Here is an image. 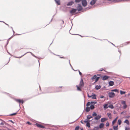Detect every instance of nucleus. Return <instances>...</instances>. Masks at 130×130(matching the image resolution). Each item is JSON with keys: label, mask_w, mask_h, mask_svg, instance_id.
Segmentation results:
<instances>
[{"label": "nucleus", "mask_w": 130, "mask_h": 130, "mask_svg": "<svg viewBox=\"0 0 130 130\" xmlns=\"http://www.w3.org/2000/svg\"><path fill=\"white\" fill-rule=\"evenodd\" d=\"M96 0H92L90 3V4L91 5H94L95 3Z\"/></svg>", "instance_id": "9d476101"}, {"label": "nucleus", "mask_w": 130, "mask_h": 130, "mask_svg": "<svg viewBox=\"0 0 130 130\" xmlns=\"http://www.w3.org/2000/svg\"><path fill=\"white\" fill-rule=\"evenodd\" d=\"M15 101L19 103L20 104L21 103L23 104V100L20 99H16Z\"/></svg>", "instance_id": "0eeeda50"}, {"label": "nucleus", "mask_w": 130, "mask_h": 130, "mask_svg": "<svg viewBox=\"0 0 130 130\" xmlns=\"http://www.w3.org/2000/svg\"><path fill=\"white\" fill-rule=\"evenodd\" d=\"M118 117H117L115 118V119L112 122V123L113 125L117 121V119H118Z\"/></svg>", "instance_id": "412c9836"}, {"label": "nucleus", "mask_w": 130, "mask_h": 130, "mask_svg": "<svg viewBox=\"0 0 130 130\" xmlns=\"http://www.w3.org/2000/svg\"><path fill=\"white\" fill-rule=\"evenodd\" d=\"M81 122L82 123H83V122H82V121H81Z\"/></svg>", "instance_id": "6e6d98bb"}, {"label": "nucleus", "mask_w": 130, "mask_h": 130, "mask_svg": "<svg viewBox=\"0 0 130 130\" xmlns=\"http://www.w3.org/2000/svg\"><path fill=\"white\" fill-rule=\"evenodd\" d=\"M77 10L78 11H80L82 9V7L81 5L80 4H78L77 7Z\"/></svg>", "instance_id": "20e7f679"}, {"label": "nucleus", "mask_w": 130, "mask_h": 130, "mask_svg": "<svg viewBox=\"0 0 130 130\" xmlns=\"http://www.w3.org/2000/svg\"><path fill=\"white\" fill-rule=\"evenodd\" d=\"M1 125H3V124L2 122V123H1Z\"/></svg>", "instance_id": "5fc2aeb1"}, {"label": "nucleus", "mask_w": 130, "mask_h": 130, "mask_svg": "<svg viewBox=\"0 0 130 130\" xmlns=\"http://www.w3.org/2000/svg\"><path fill=\"white\" fill-rule=\"evenodd\" d=\"M101 115H98L96 117H95L94 118V119L95 120H98L101 117Z\"/></svg>", "instance_id": "ddd939ff"}, {"label": "nucleus", "mask_w": 130, "mask_h": 130, "mask_svg": "<svg viewBox=\"0 0 130 130\" xmlns=\"http://www.w3.org/2000/svg\"><path fill=\"white\" fill-rule=\"evenodd\" d=\"M108 95L109 97L112 98L115 96V94L114 92H110L108 93Z\"/></svg>", "instance_id": "f257e3e1"}, {"label": "nucleus", "mask_w": 130, "mask_h": 130, "mask_svg": "<svg viewBox=\"0 0 130 130\" xmlns=\"http://www.w3.org/2000/svg\"><path fill=\"white\" fill-rule=\"evenodd\" d=\"M77 9H73L72 10L70 11L71 13H75Z\"/></svg>", "instance_id": "aec40b11"}, {"label": "nucleus", "mask_w": 130, "mask_h": 130, "mask_svg": "<svg viewBox=\"0 0 130 130\" xmlns=\"http://www.w3.org/2000/svg\"><path fill=\"white\" fill-rule=\"evenodd\" d=\"M17 114V113H12V114H11L10 115L11 116L15 115Z\"/></svg>", "instance_id": "37998d69"}, {"label": "nucleus", "mask_w": 130, "mask_h": 130, "mask_svg": "<svg viewBox=\"0 0 130 130\" xmlns=\"http://www.w3.org/2000/svg\"><path fill=\"white\" fill-rule=\"evenodd\" d=\"M109 86H113L114 85V82L113 81H110L109 82Z\"/></svg>", "instance_id": "f3484780"}, {"label": "nucleus", "mask_w": 130, "mask_h": 130, "mask_svg": "<svg viewBox=\"0 0 130 130\" xmlns=\"http://www.w3.org/2000/svg\"><path fill=\"white\" fill-rule=\"evenodd\" d=\"M103 106L104 108V109H106L108 107V104H104L103 105Z\"/></svg>", "instance_id": "dca6fc26"}, {"label": "nucleus", "mask_w": 130, "mask_h": 130, "mask_svg": "<svg viewBox=\"0 0 130 130\" xmlns=\"http://www.w3.org/2000/svg\"><path fill=\"white\" fill-rule=\"evenodd\" d=\"M79 72L80 75H82V73L80 72V71H79Z\"/></svg>", "instance_id": "09e8293b"}, {"label": "nucleus", "mask_w": 130, "mask_h": 130, "mask_svg": "<svg viewBox=\"0 0 130 130\" xmlns=\"http://www.w3.org/2000/svg\"><path fill=\"white\" fill-rule=\"evenodd\" d=\"M96 103V102H91V103L93 104H95Z\"/></svg>", "instance_id": "c03bdc74"}, {"label": "nucleus", "mask_w": 130, "mask_h": 130, "mask_svg": "<svg viewBox=\"0 0 130 130\" xmlns=\"http://www.w3.org/2000/svg\"><path fill=\"white\" fill-rule=\"evenodd\" d=\"M124 123H126L128 125H129V123L128 121L127 120H126L124 122Z\"/></svg>", "instance_id": "393cba45"}, {"label": "nucleus", "mask_w": 130, "mask_h": 130, "mask_svg": "<svg viewBox=\"0 0 130 130\" xmlns=\"http://www.w3.org/2000/svg\"><path fill=\"white\" fill-rule=\"evenodd\" d=\"M104 126V124L103 123H101L99 125V128H103Z\"/></svg>", "instance_id": "5701e85b"}, {"label": "nucleus", "mask_w": 130, "mask_h": 130, "mask_svg": "<svg viewBox=\"0 0 130 130\" xmlns=\"http://www.w3.org/2000/svg\"><path fill=\"white\" fill-rule=\"evenodd\" d=\"M82 5L84 7L86 6L87 5V2L86 0H83L82 1Z\"/></svg>", "instance_id": "7ed1b4c3"}, {"label": "nucleus", "mask_w": 130, "mask_h": 130, "mask_svg": "<svg viewBox=\"0 0 130 130\" xmlns=\"http://www.w3.org/2000/svg\"><path fill=\"white\" fill-rule=\"evenodd\" d=\"M79 129V126H76L75 128V130H78Z\"/></svg>", "instance_id": "58836bf2"}, {"label": "nucleus", "mask_w": 130, "mask_h": 130, "mask_svg": "<svg viewBox=\"0 0 130 130\" xmlns=\"http://www.w3.org/2000/svg\"><path fill=\"white\" fill-rule=\"evenodd\" d=\"M5 24L6 25H8V26H9V25L8 24H6V23H5Z\"/></svg>", "instance_id": "864d4df0"}, {"label": "nucleus", "mask_w": 130, "mask_h": 130, "mask_svg": "<svg viewBox=\"0 0 130 130\" xmlns=\"http://www.w3.org/2000/svg\"><path fill=\"white\" fill-rule=\"evenodd\" d=\"M99 78H100V77H96V78L95 79V82H97L98 80H99Z\"/></svg>", "instance_id": "72a5a7b5"}, {"label": "nucleus", "mask_w": 130, "mask_h": 130, "mask_svg": "<svg viewBox=\"0 0 130 130\" xmlns=\"http://www.w3.org/2000/svg\"><path fill=\"white\" fill-rule=\"evenodd\" d=\"M118 126L117 125L116 126H114L113 127V128L114 130H117L118 129Z\"/></svg>", "instance_id": "c756f323"}, {"label": "nucleus", "mask_w": 130, "mask_h": 130, "mask_svg": "<svg viewBox=\"0 0 130 130\" xmlns=\"http://www.w3.org/2000/svg\"><path fill=\"white\" fill-rule=\"evenodd\" d=\"M109 125V123L108 122H107L106 123V126H108Z\"/></svg>", "instance_id": "a18cd8bd"}, {"label": "nucleus", "mask_w": 130, "mask_h": 130, "mask_svg": "<svg viewBox=\"0 0 130 130\" xmlns=\"http://www.w3.org/2000/svg\"><path fill=\"white\" fill-rule=\"evenodd\" d=\"M111 91H112V92L114 91V92H119V91H118V90H117V89H113V90H111Z\"/></svg>", "instance_id": "bb28decb"}, {"label": "nucleus", "mask_w": 130, "mask_h": 130, "mask_svg": "<svg viewBox=\"0 0 130 130\" xmlns=\"http://www.w3.org/2000/svg\"><path fill=\"white\" fill-rule=\"evenodd\" d=\"M92 116L93 117H95L97 116V114L95 112H94L92 114Z\"/></svg>", "instance_id": "4c0bfd02"}, {"label": "nucleus", "mask_w": 130, "mask_h": 130, "mask_svg": "<svg viewBox=\"0 0 130 130\" xmlns=\"http://www.w3.org/2000/svg\"><path fill=\"white\" fill-rule=\"evenodd\" d=\"M76 87H77V90H79V91H81V89L80 88L81 87H79V86H78V85H77Z\"/></svg>", "instance_id": "c85d7f7f"}, {"label": "nucleus", "mask_w": 130, "mask_h": 130, "mask_svg": "<svg viewBox=\"0 0 130 130\" xmlns=\"http://www.w3.org/2000/svg\"><path fill=\"white\" fill-rule=\"evenodd\" d=\"M129 79H130V77H129Z\"/></svg>", "instance_id": "680f3d73"}, {"label": "nucleus", "mask_w": 130, "mask_h": 130, "mask_svg": "<svg viewBox=\"0 0 130 130\" xmlns=\"http://www.w3.org/2000/svg\"><path fill=\"white\" fill-rule=\"evenodd\" d=\"M122 104H124L123 107L124 108H126L127 107V105L126 104V102L125 101H123L121 103Z\"/></svg>", "instance_id": "6e6552de"}, {"label": "nucleus", "mask_w": 130, "mask_h": 130, "mask_svg": "<svg viewBox=\"0 0 130 130\" xmlns=\"http://www.w3.org/2000/svg\"><path fill=\"white\" fill-rule=\"evenodd\" d=\"M62 87H60L56 88V91L57 92H60L61 91Z\"/></svg>", "instance_id": "f8f14e48"}, {"label": "nucleus", "mask_w": 130, "mask_h": 130, "mask_svg": "<svg viewBox=\"0 0 130 130\" xmlns=\"http://www.w3.org/2000/svg\"><path fill=\"white\" fill-rule=\"evenodd\" d=\"M99 127L98 126L95 127L94 129V130H98L99 129Z\"/></svg>", "instance_id": "f704fd0d"}, {"label": "nucleus", "mask_w": 130, "mask_h": 130, "mask_svg": "<svg viewBox=\"0 0 130 130\" xmlns=\"http://www.w3.org/2000/svg\"><path fill=\"white\" fill-rule=\"evenodd\" d=\"M101 86H95V88L97 90H98L101 88Z\"/></svg>", "instance_id": "b1692460"}, {"label": "nucleus", "mask_w": 130, "mask_h": 130, "mask_svg": "<svg viewBox=\"0 0 130 130\" xmlns=\"http://www.w3.org/2000/svg\"><path fill=\"white\" fill-rule=\"evenodd\" d=\"M90 108L91 109H93L94 108V107L93 105H92L90 106Z\"/></svg>", "instance_id": "473e14b6"}, {"label": "nucleus", "mask_w": 130, "mask_h": 130, "mask_svg": "<svg viewBox=\"0 0 130 130\" xmlns=\"http://www.w3.org/2000/svg\"><path fill=\"white\" fill-rule=\"evenodd\" d=\"M61 58H63V57H61Z\"/></svg>", "instance_id": "052dcab7"}, {"label": "nucleus", "mask_w": 130, "mask_h": 130, "mask_svg": "<svg viewBox=\"0 0 130 130\" xmlns=\"http://www.w3.org/2000/svg\"><path fill=\"white\" fill-rule=\"evenodd\" d=\"M84 84L83 80L82 79H81L79 84V87H82L84 86Z\"/></svg>", "instance_id": "f03ea898"}, {"label": "nucleus", "mask_w": 130, "mask_h": 130, "mask_svg": "<svg viewBox=\"0 0 130 130\" xmlns=\"http://www.w3.org/2000/svg\"><path fill=\"white\" fill-rule=\"evenodd\" d=\"M96 75H94L93 76L92 78L91 79L93 80L95 79L96 77Z\"/></svg>", "instance_id": "c9c22d12"}, {"label": "nucleus", "mask_w": 130, "mask_h": 130, "mask_svg": "<svg viewBox=\"0 0 130 130\" xmlns=\"http://www.w3.org/2000/svg\"><path fill=\"white\" fill-rule=\"evenodd\" d=\"M129 96H130V94H129Z\"/></svg>", "instance_id": "13d9d810"}, {"label": "nucleus", "mask_w": 130, "mask_h": 130, "mask_svg": "<svg viewBox=\"0 0 130 130\" xmlns=\"http://www.w3.org/2000/svg\"><path fill=\"white\" fill-rule=\"evenodd\" d=\"M84 122L85 123H87L86 126L88 127L89 128L90 127V124L89 122H87V121H85Z\"/></svg>", "instance_id": "6ab92c4d"}, {"label": "nucleus", "mask_w": 130, "mask_h": 130, "mask_svg": "<svg viewBox=\"0 0 130 130\" xmlns=\"http://www.w3.org/2000/svg\"><path fill=\"white\" fill-rule=\"evenodd\" d=\"M90 108L88 107H87L86 109V112H88L90 110Z\"/></svg>", "instance_id": "a878e982"}, {"label": "nucleus", "mask_w": 130, "mask_h": 130, "mask_svg": "<svg viewBox=\"0 0 130 130\" xmlns=\"http://www.w3.org/2000/svg\"><path fill=\"white\" fill-rule=\"evenodd\" d=\"M87 118L89 120L91 118H92V116H90V115H88L87 116Z\"/></svg>", "instance_id": "7c9ffc66"}, {"label": "nucleus", "mask_w": 130, "mask_h": 130, "mask_svg": "<svg viewBox=\"0 0 130 130\" xmlns=\"http://www.w3.org/2000/svg\"><path fill=\"white\" fill-rule=\"evenodd\" d=\"M103 70V68H101V69H100L99 70V71H102Z\"/></svg>", "instance_id": "49530a36"}, {"label": "nucleus", "mask_w": 130, "mask_h": 130, "mask_svg": "<svg viewBox=\"0 0 130 130\" xmlns=\"http://www.w3.org/2000/svg\"><path fill=\"white\" fill-rule=\"evenodd\" d=\"M125 130H130L129 128V127H125Z\"/></svg>", "instance_id": "a19ab883"}, {"label": "nucleus", "mask_w": 130, "mask_h": 130, "mask_svg": "<svg viewBox=\"0 0 130 130\" xmlns=\"http://www.w3.org/2000/svg\"><path fill=\"white\" fill-rule=\"evenodd\" d=\"M109 1H110L111 2H120L122 1V0H108Z\"/></svg>", "instance_id": "1a4fd4ad"}, {"label": "nucleus", "mask_w": 130, "mask_h": 130, "mask_svg": "<svg viewBox=\"0 0 130 130\" xmlns=\"http://www.w3.org/2000/svg\"><path fill=\"white\" fill-rule=\"evenodd\" d=\"M88 96L89 98H91L93 99H96V95L95 94H93L92 95H90L89 94L88 95Z\"/></svg>", "instance_id": "39448f33"}, {"label": "nucleus", "mask_w": 130, "mask_h": 130, "mask_svg": "<svg viewBox=\"0 0 130 130\" xmlns=\"http://www.w3.org/2000/svg\"><path fill=\"white\" fill-rule=\"evenodd\" d=\"M120 94L121 95L123 94H125V92L124 91H122V90L120 91Z\"/></svg>", "instance_id": "e433bc0d"}, {"label": "nucleus", "mask_w": 130, "mask_h": 130, "mask_svg": "<svg viewBox=\"0 0 130 130\" xmlns=\"http://www.w3.org/2000/svg\"><path fill=\"white\" fill-rule=\"evenodd\" d=\"M27 123L29 125H31V123L29 122H27Z\"/></svg>", "instance_id": "de8ad7c7"}, {"label": "nucleus", "mask_w": 130, "mask_h": 130, "mask_svg": "<svg viewBox=\"0 0 130 130\" xmlns=\"http://www.w3.org/2000/svg\"><path fill=\"white\" fill-rule=\"evenodd\" d=\"M10 121L12 123H14V122H13L12 120H10Z\"/></svg>", "instance_id": "603ef678"}, {"label": "nucleus", "mask_w": 130, "mask_h": 130, "mask_svg": "<svg viewBox=\"0 0 130 130\" xmlns=\"http://www.w3.org/2000/svg\"><path fill=\"white\" fill-rule=\"evenodd\" d=\"M91 103H90L89 102H88L87 104V106H89L90 105Z\"/></svg>", "instance_id": "79ce46f5"}, {"label": "nucleus", "mask_w": 130, "mask_h": 130, "mask_svg": "<svg viewBox=\"0 0 130 130\" xmlns=\"http://www.w3.org/2000/svg\"><path fill=\"white\" fill-rule=\"evenodd\" d=\"M82 1V0H75V1L76 3H78Z\"/></svg>", "instance_id": "ea45409f"}, {"label": "nucleus", "mask_w": 130, "mask_h": 130, "mask_svg": "<svg viewBox=\"0 0 130 130\" xmlns=\"http://www.w3.org/2000/svg\"><path fill=\"white\" fill-rule=\"evenodd\" d=\"M104 97V96H101L100 97V98L101 99H102V98H103Z\"/></svg>", "instance_id": "8fccbe9b"}, {"label": "nucleus", "mask_w": 130, "mask_h": 130, "mask_svg": "<svg viewBox=\"0 0 130 130\" xmlns=\"http://www.w3.org/2000/svg\"><path fill=\"white\" fill-rule=\"evenodd\" d=\"M80 129L81 130H83V128L82 127L80 128Z\"/></svg>", "instance_id": "3c124183"}, {"label": "nucleus", "mask_w": 130, "mask_h": 130, "mask_svg": "<svg viewBox=\"0 0 130 130\" xmlns=\"http://www.w3.org/2000/svg\"><path fill=\"white\" fill-rule=\"evenodd\" d=\"M74 3V2L72 1H71L70 2H69L67 4V5L68 6H71Z\"/></svg>", "instance_id": "2eb2a0df"}, {"label": "nucleus", "mask_w": 130, "mask_h": 130, "mask_svg": "<svg viewBox=\"0 0 130 130\" xmlns=\"http://www.w3.org/2000/svg\"><path fill=\"white\" fill-rule=\"evenodd\" d=\"M108 107L111 109H113L114 108V107L112 104L110 105L109 106H108Z\"/></svg>", "instance_id": "2f4dec72"}, {"label": "nucleus", "mask_w": 130, "mask_h": 130, "mask_svg": "<svg viewBox=\"0 0 130 130\" xmlns=\"http://www.w3.org/2000/svg\"><path fill=\"white\" fill-rule=\"evenodd\" d=\"M107 115L110 119H111L112 118L111 115L110 113H107Z\"/></svg>", "instance_id": "4468645a"}, {"label": "nucleus", "mask_w": 130, "mask_h": 130, "mask_svg": "<svg viewBox=\"0 0 130 130\" xmlns=\"http://www.w3.org/2000/svg\"><path fill=\"white\" fill-rule=\"evenodd\" d=\"M35 125L37 126L39 128H45V127L42 126L40 124L36 123Z\"/></svg>", "instance_id": "423d86ee"}, {"label": "nucleus", "mask_w": 130, "mask_h": 130, "mask_svg": "<svg viewBox=\"0 0 130 130\" xmlns=\"http://www.w3.org/2000/svg\"><path fill=\"white\" fill-rule=\"evenodd\" d=\"M107 119L106 118H102L101 119V122H104L106 121L107 120Z\"/></svg>", "instance_id": "a211bd4d"}, {"label": "nucleus", "mask_w": 130, "mask_h": 130, "mask_svg": "<svg viewBox=\"0 0 130 130\" xmlns=\"http://www.w3.org/2000/svg\"><path fill=\"white\" fill-rule=\"evenodd\" d=\"M121 122H122V121L121 120L119 119L118 120V123L119 125H120L121 123Z\"/></svg>", "instance_id": "cd10ccee"}, {"label": "nucleus", "mask_w": 130, "mask_h": 130, "mask_svg": "<svg viewBox=\"0 0 130 130\" xmlns=\"http://www.w3.org/2000/svg\"><path fill=\"white\" fill-rule=\"evenodd\" d=\"M56 3L58 5H59L60 4V0H55Z\"/></svg>", "instance_id": "4be33fe9"}, {"label": "nucleus", "mask_w": 130, "mask_h": 130, "mask_svg": "<svg viewBox=\"0 0 130 130\" xmlns=\"http://www.w3.org/2000/svg\"><path fill=\"white\" fill-rule=\"evenodd\" d=\"M121 114H122V112H121Z\"/></svg>", "instance_id": "bf43d9fd"}, {"label": "nucleus", "mask_w": 130, "mask_h": 130, "mask_svg": "<svg viewBox=\"0 0 130 130\" xmlns=\"http://www.w3.org/2000/svg\"><path fill=\"white\" fill-rule=\"evenodd\" d=\"M109 130H113L112 129H109Z\"/></svg>", "instance_id": "4d7b16f0"}, {"label": "nucleus", "mask_w": 130, "mask_h": 130, "mask_svg": "<svg viewBox=\"0 0 130 130\" xmlns=\"http://www.w3.org/2000/svg\"><path fill=\"white\" fill-rule=\"evenodd\" d=\"M109 78V76H104L102 77V80H107Z\"/></svg>", "instance_id": "9b49d317"}]
</instances>
